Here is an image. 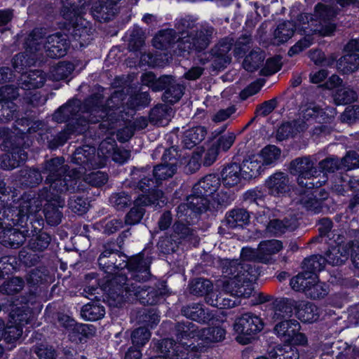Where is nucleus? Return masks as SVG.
<instances>
[{
    "label": "nucleus",
    "mask_w": 359,
    "mask_h": 359,
    "mask_svg": "<svg viewBox=\"0 0 359 359\" xmlns=\"http://www.w3.org/2000/svg\"><path fill=\"white\" fill-rule=\"evenodd\" d=\"M126 266V274L113 277L103 287L104 297L110 306L120 307L123 303L136 302L154 306L165 301L170 294L167 282L151 279L150 263L142 252L130 257Z\"/></svg>",
    "instance_id": "f257e3e1"
},
{
    "label": "nucleus",
    "mask_w": 359,
    "mask_h": 359,
    "mask_svg": "<svg viewBox=\"0 0 359 359\" xmlns=\"http://www.w3.org/2000/svg\"><path fill=\"white\" fill-rule=\"evenodd\" d=\"M221 186V178L217 173H210L200 179L192 187L191 194L185 196L186 202L177 208V216L188 223L198 219L203 212H210L216 215L228 205L224 200L215 199V194Z\"/></svg>",
    "instance_id": "f03ea898"
},
{
    "label": "nucleus",
    "mask_w": 359,
    "mask_h": 359,
    "mask_svg": "<svg viewBox=\"0 0 359 359\" xmlns=\"http://www.w3.org/2000/svg\"><path fill=\"white\" fill-rule=\"evenodd\" d=\"M125 96L123 90H114L104 103L102 94L93 93L81 103V111L90 114V123H100L101 128H113L122 117Z\"/></svg>",
    "instance_id": "7ed1b4c3"
},
{
    "label": "nucleus",
    "mask_w": 359,
    "mask_h": 359,
    "mask_svg": "<svg viewBox=\"0 0 359 359\" xmlns=\"http://www.w3.org/2000/svg\"><path fill=\"white\" fill-rule=\"evenodd\" d=\"M277 297L267 309L266 318L269 323L274 324L273 332L285 344L289 345H306L308 339L305 334L299 332L300 324L294 319H290L292 313H285L283 309L276 311Z\"/></svg>",
    "instance_id": "20e7f679"
},
{
    "label": "nucleus",
    "mask_w": 359,
    "mask_h": 359,
    "mask_svg": "<svg viewBox=\"0 0 359 359\" xmlns=\"http://www.w3.org/2000/svg\"><path fill=\"white\" fill-rule=\"evenodd\" d=\"M291 191L289 176L287 173L276 170L269 176L262 186L247 190L243 194V200L249 204H256L264 208L266 206V199L269 196L283 197L287 196Z\"/></svg>",
    "instance_id": "39448f33"
},
{
    "label": "nucleus",
    "mask_w": 359,
    "mask_h": 359,
    "mask_svg": "<svg viewBox=\"0 0 359 359\" xmlns=\"http://www.w3.org/2000/svg\"><path fill=\"white\" fill-rule=\"evenodd\" d=\"M38 206L32 205V200H22L13 204H6L5 199L0 200V228L4 224L20 228H29L34 222L43 226L44 221L36 214Z\"/></svg>",
    "instance_id": "423d86ee"
},
{
    "label": "nucleus",
    "mask_w": 359,
    "mask_h": 359,
    "mask_svg": "<svg viewBox=\"0 0 359 359\" xmlns=\"http://www.w3.org/2000/svg\"><path fill=\"white\" fill-rule=\"evenodd\" d=\"M177 172L175 163H165L157 164L151 168L150 165L140 168H134L132 170L133 180L137 179L136 188L141 192L153 194L154 190L160 191L159 201L163 196V191L158 189L164 180L171 178Z\"/></svg>",
    "instance_id": "0eeeda50"
},
{
    "label": "nucleus",
    "mask_w": 359,
    "mask_h": 359,
    "mask_svg": "<svg viewBox=\"0 0 359 359\" xmlns=\"http://www.w3.org/2000/svg\"><path fill=\"white\" fill-rule=\"evenodd\" d=\"M90 5H82L76 0H65L62 3L61 15L67 21V26L72 39L78 41L81 47H85L89 39L90 28L84 24H88L83 18V10Z\"/></svg>",
    "instance_id": "6e6552de"
},
{
    "label": "nucleus",
    "mask_w": 359,
    "mask_h": 359,
    "mask_svg": "<svg viewBox=\"0 0 359 359\" xmlns=\"http://www.w3.org/2000/svg\"><path fill=\"white\" fill-rule=\"evenodd\" d=\"M290 175L296 177L299 187L305 189L320 188L326 180L320 181L319 170L311 156H302L292 160L287 167Z\"/></svg>",
    "instance_id": "1a4fd4ad"
},
{
    "label": "nucleus",
    "mask_w": 359,
    "mask_h": 359,
    "mask_svg": "<svg viewBox=\"0 0 359 359\" xmlns=\"http://www.w3.org/2000/svg\"><path fill=\"white\" fill-rule=\"evenodd\" d=\"M173 334L176 337L175 345L170 348V353L175 352L177 349L198 350L205 353L210 346L203 344V334L201 330L191 322H177L174 327Z\"/></svg>",
    "instance_id": "9d476101"
},
{
    "label": "nucleus",
    "mask_w": 359,
    "mask_h": 359,
    "mask_svg": "<svg viewBox=\"0 0 359 359\" xmlns=\"http://www.w3.org/2000/svg\"><path fill=\"white\" fill-rule=\"evenodd\" d=\"M29 309L27 306L15 307L8 314L7 322L0 320V340L4 339L12 348L21 337L23 327L29 322Z\"/></svg>",
    "instance_id": "9b49d317"
},
{
    "label": "nucleus",
    "mask_w": 359,
    "mask_h": 359,
    "mask_svg": "<svg viewBox=\"0 0 359 359\" xmlns=\"http://www.w3.org/2000/svg\"><path fill=\"white\" fill-rule=\"evenodd\" d=\"M1 148L4 153L0 155V168L4 170H12L18 168L27 159L25 140L21 137L6 135L1 144Z\"/></svg>",
    "instance_id": "f8f14e48"
},
{
    "label": "nucleus",
    "mask_w": 359,
    "mask_h": 359,
    "mask_svg": "<svg viewBox=\"0 0 359 359\" xmlns=\"http://www.w3.org/2000/svg\"><path fill=\"white\" fill-rule=\"evenodd\" d=\"M325 262L326 257L320 255H313L305 258L302 263V271L290 280L291 287L305 294L311 284L318 279V273L324 270Z\"/></svg>",
    "instance_id": "ddd939ff"
},
{
    "label": "nucleus",
    "mask_w": 359,
    "mask_h": 359,
    "mask_svg": "<svg viewBox=\"0 0 359 359\" xmlns=\"http://www.w3.org/2000/svg\"><path fill=\"white\" fill-rule=\"evenodd\" d=\"M263 320L252 312H246L236 317L233 324L235 339L241 345H247L258 338V334L263 330Z\"/></svg>",
    "instance_id": "4468645a"
},
{
    "label": "nucleus",
    "mask_w": 359,
    "mask_h": 359,
    "mask_svg": "<svg viewBox=\"0 0 359 359\" xmlns=\"http://www.w3.org/2000/svg\"><path fill=\"white\" fill-rule=\"evenodd\" d=\"M233 278L231 281V293L238 297H249L252 284L260 275V269L255 263H239L234 269Z\"/></svg>",
    "instance_id": "2eb2a0df"
},
{
    "label": "nucleus",
    "mask_w": 359,
    "mask_h": 359,
    "mask_svg": "<svg viewBox=\"0 0 359 359\" xmlns=\"http://www.w3.org/2000/svg\"><path fill=\"white\" fill-rule=\"evenodd\" d=\"M18 270L17 257L3 256L0 257V293L13 295L20 292L25 285L21 277L12 276Z\"/></svg>",
    "instance_id": "dca6fc26"
},
{
    "label": "nucleus",
    "mask_w": 359,
    "mask_h": 359,
    "mask_svg": "<svg viewBox=\"0 0 359 359\" xmlns=\"http://www.w3.org/2000/svg\"><path fill=\"white\" fill-rule=\"evenodd\" d=\"M276 304V311L283 309L285 313H294L297 318L304 323H313L320 318V309L313 303L306 301H296L292 298L279 297Z\"/></svg>",
    "instance_id": "f3484780"
},
{
    "label": "nucleus",
    "mask_w": 359,
    "mask_h": 359,
    "mask_svg": "<svg viewBox=\"0 0 359 359\" xmlns=\"http://www.w3.org/2000/svg\"><path fill=\"white\" fill-rule=\"evenodd\" d=\"M80 111V100L73 97L54 111L52 120L57 123H65V128L70 132H81L83 118Z\"/></svg>",
    "instance_id": "a211bd4d"
},
{
    "label": "nucleus",
    "mask_w": 359,
    "mask_h": 359,
    "mask_svg": "<svg viewBox=\"0 0 359 359\" xmlns=\"http://www.w3.org/2000/svg\"><path fill=\"white\" fill-rule=\"evenodd\" d=\"M41 205L43 218L39 215L49 226H57L63 217L62 209L65 206V199L59 194H55L50 189H44L40 194Z\"/></svg>",
    "instance_id": "6ab92c4d"
},
{
    "label": "nucleus",
    "mask_w": 359,
    "mask_h": 359,
    "mask_svg": "<svg viewBox=\"0 0 359 359\" xmlns=\"http://www.w3.org/2000/svg\"><path fill=\"white\" fill-rule=\"evenodd\" d=\"M326 261L332 266H341L350 257L353 265L359 269V243L353 241L337 242L325 252Z\"/></svg>",
    "instance_id": "aec40b11"
},
{
    "label": "nucleus",
    "mask_w": 359,
    "mask_h": 359,
    "mask_svg": "<svg viewBox=\"0 0 359 359\" xmlns=\"http://www.w3.org/2000/svg\"><path fill=\"white\" fill-rule=\"evenodd\" d=\"M153 349L156 353L155 355L149 357L148 359H202V352L198 350L177 349L175 352L170 353V348L175 345V341L172 338H163L154 342L153 340Z\"/></svg>",
    "instance_id": "412c9836"
},
{
    "label": "nucleus",
    "mask_w": 359,
    "mask_h": 359,
    "mask_svg": "<svg viewBox=\"0 0 359 359\" xmlns=\"http://www.w3.org/2000/svg\"><path fill=\"white\" fill-rule=\"evenodd\" d=\"M158 194H161V192L155 190L153 194L146 192L138 194L134 201L133 206L125 216V224L127 226H134L140 223L146 212V206L154 205L156 207L159 205L160 201Z\"/></svg>",
    "instance_id": "4be33fe9"
},
{
    "label": "nucleus",
    "mask_w": 359,
    "mask_h": 359,
    "mask_svg": "<svg viewBox=\"0 0 359 359\" xmlns=\"http://www.w3.org/2000/svg\"><path fill=\"white\" fill-rule=\"evenodd\" d=\"M19 97V90L13 85L0 87V123H8L15 117L19 106L15 101Z\"/></svg>",
    "instance_id": "5701e85b"
},
{
    "label": "nucleus",
    "mask_w": 359,
    "mask_h": 359,
    "mask_svg": "<svg viewBox=\"0 0 359 359\" xmlns=\"http://www.w3.org/2000/svg\"><path fill=\"white\" fill-rule=\"evenodd\" d=\"M121 258L122 257L127 258L126 255L116 248V244L114 243H107L102 245V250L97 258V264L99 268L104 273L111 274L116 269H120L126 268V264L127 261L123 260L124 266H122L121 263L117 264V258Z\"/></svg>",
    "instance_id": "b1692460"
},
{
    "label": "nucleus",
    "mask_w": 359,
    "mask_h": 359,
    "mask_svg": "<svg viewBox=\"0 0 359 359\" xmlns=\"http://www.w3.org/2000/svg\"><path fill=\"white\" fill-rule=\"evenodd\" d=\"M82 5H90V12L100 22H109L116 15V6L121 0H77Z\"/></svg>",
    "instance_id": "393cba45"
},
{
    "label": "nucleus",
    "mask_w": 359,
    "mask_h": 359,
    "mask_svg": "<svg viewBox=\"0 0 359 359\" xmlns=\"http://www.w3.org/2000/svg\"><path fill=\"white\" fill-rule=\"evenodd\" d=\"M29 228H20L4 224L0 228V244L6 248L17 249L25 242Z\"/></svg>",
    "instance_id": "a878e982"
},
{
    "label": "nucleus",
    "mask_w": 359,
    "mask_h": 359,
    "mask_svg": "<svg viewBox=\"0 0 359 359\" xmlns=\"http://www.w3.org/2000/svg\"><path fill=\"white\" fill-rule=\"evenodd\" d=\"M69 48V36L60 32L50 34L44 44L47 57L52 59L63 57L67 55Z\"/></svg>",
    "instance_id": "bb28decb"
},
{
    "label": "nucleus",
    "mask_w": 359,
    "mask_h": 359,
    "mask_svg": "<svg viewBox=\"0 0 359 359\" xmlns=\"http://www.w3.org/2000/svg\"><path fill=\"white\" fill-rule=\"evenodd\" d=\"M34 222L30 225L31 236L28 240L27 247L32 252H41L45 251L50 245L54 236L43 230L44 224L38 226Z\"/></svg>",
    "instance_id": "cd10ccee"
},
{
    "label": "nucleus",
    "mask_w": 359,
    "mask_h": 359,
    "mask_svg": "<svg viewBox=\"0 0 359 359\" xmlns=\"http://www.w3.org/2000/svg\"><path fill=\"white\" fill-rule=\"evenodd\" d=\"M241 159L233 157L231 163L224 165L220 172L221 183L226 188L233 187L244 181L242 166L240 165Z\"/></svg>",
    "instance_id": "c85d7f7f"
},
{
    "label": "nucleus",
    "mask_w": 359,
    "mask_h": 359,
    "mask_svg": "<svg viewBox=\"0 0 359 359\" xmlns=\"http://www.w3.org/2000/svg\"><path fill=\"white\" fill-rule=\"evenodd\" d=\"M311 189L301 197L300 203L308 212L318 214L323 211L325 201L327 199L329 194L324 189H319L316 187Z\"/></svg>",
    "instance_id": "c756f323"
},
{
    "label": "nucleus",
    "mask_w": 359,
    "mask_h": 359,
    "mask_svg": "<svg viewBox=\"0 0 359 359\" xmlns=\"http://www.w3.org/2000/svg\"><path fill=\"white\" fill-rule=\"evenodd\" d=\"M250 222L249 211L243 208H233L227 211L222 223L229 229H243Z\"/></svg>",
    "instance_id": "7c9ffc66"
},
{
    "label": "nucleus",
    "mask_w": 359,
    "mask_h": 359,
    "mask_svg": "<svg viewBox=\"0 0 359 359\" xmlns=\"http://www.w3.org/2000/svg\"><path fill=\"white\" fill-rule=\"evenodd\" d=\"M212 34L213 27L211 26L191 32L188 34V41H190L189 48L197 53L203 52L210 45Z\"/></svg>",
    "instance_id": "2f4dec72"
},
{
    "label": "nucleus",
    "mask_w": 359,
    "mask_h": 359,
    "mask_svg": "<svg viewBox=\"0 0 359 359\" xmlns=\"http://www.w3.org/2000/svg\"><path fill=\"white\" fill-rule=\"evenodd\" d=\"M67 168L63 172L60 173L57 177L53 179L49 184L50 189L55 194L60 195L65 193H74L76 189V179L69 173Z\"/></svg>",
    "instance_id": "473e14b6"
},
{
    "label": "nucleus",
    "mask_w": 359,
    "mask_h": 359,
    "mask_svg": "<svg viewBox=\"0 0 359 359\" xmlns=\"http://www.w3.org/2000/svg\"><path fill=\"white\" fill-rule=\"evenodd\" d=\"M242 166L244 181L259 177L265 170L261 160L256 155H250L240 161Z\"/></svg>",
    "instance_id": "72a5a7b5"
},
{
    "label": "nucleus",
    "mask_w": 359,
    "mask_h": 359,
    "mask_svg": "<svg viewBox=\"0 0 359 359\" xmlns=\"http://www.w3.org/2000/svg\"><path fill=\"white\" fill-rule=\"evenodd\" d=\"M40 169L42 175L46 176L45 182L49 184L53 179L67 169V165H65L63 156H57L46 160L41 164Z\"/></svg>",
    "instance_id": "f704fd0d"
},
{
    "label": "nucleus",
    "mask_w": 359,
    "mask_h": 359,
    "mask_svg": "<svg viewBox=\"0 0 359 359\" xmlns=\"http://www.w3.org/2000/svg\"><path fill=\"white\" fill-rule=\"evenodd\" d=\"M105 308L100 299L91 300L84 304L80 311L81 318L85 321L95 322L104 318Z\"/></svg>",
    "instance_id": "c9c22d12"
},
{
    "label": "nucleus",
    "mask_w": 359,
    "mask_h": 359,
    "mask_svg": "<svg viewBox=\"0 0 359 359\" xmlns=\"http://www.w3.org/2000/svg\"><path fill=\"white\" fill-rule=\"evenodd\" d=\"M226 323L227 322L224 320H212L208 327L201 330L203 343H213L223 341L226 334Z\"/></svg>",
    "instance_id": "e433bc0d"
},
{
    "label": "nucleus",
    "mask_w": 359,
    "mask_h": 359,
    "mask_svg": "<svg viewBox=\"0 0 359 359\" xmlns=\"http://www.w3.org/2000/svg\"><path fill=\"white\" fill-rule=\"evenodd\" d=\"M43 175L40 168L25 167L19 170L18 179L24 188L37 187L43 180Z\"/></svg>",
    "instance_id": "4c0bfd02"
},
{
    "label": "nucleus",
    "mask_w": 359,
    "mask_h": 359,
    "mask_svg": "<svg viewBox=\"0 0 359 359\" xmlns=\"http://www.w3.org/2000/svg\"><path fill=\"white\" fill-rule=\"evenodd\" d=\"M44 314L48 322L57 328H62L67 331H69L76 322L72 316L64 312L57 310L50 311L48 306L46 308Z\"/></svg>",
    "instance_id": "58836bf2"
},
{
    "label": "nucleus",
    "mask_w": 359,
    "mask_h": 359,
    "mask_svg": "<svg viewBox=\"0 0 359 359\" xmlns=\"http://www.w3.org/2000/svg\"><path fill=\"white\" fill-rule=\"evenodd\" d=\"M182 313L186 318L199 323H206L210 320L209 311L202 304L192 303L183 306Z\"/></svg>",
    "instance_id": "ea45409f"
},
{
    "label": "nucleus",
    "mask_w": 359,
    "mask_h": 359,
    "mask_svg": "<svg viewBox=\"0 0 359 359\" xmlns=\"http://www.w3.org/2000/svg\"><path fill=\"white\" fill-rule=\"evenodd\" d=\"M69 339L75 344L86 342L87 339L93 335L95 327L92 325L77 323L75 322L74 326L69 329Z\"/></svg>",
    "instance_id": "a19ab883"
},
{
    "label": "nucleus",
    "mask_w": 359,
    "mask_h": 359,
    "mask_svg": "<svg viewBox=\"0 0 359 359\" xmlns=\"http://www.w3.org/2000/svg\"><path fill=\"white\" fill-rule=\"evenodd\" d=\"M281 155V149L273 144H268L262 148L257 156L261 160L263 166L274 167L279 161Z\"/></svg>",
    "instance_id": "79ce46f5"
},
{
    "label": "nucleus",
    "mask_w": 359,
    "mask_h": 359,
    "mask_svg": "<svg viewBox=\"0 0 359 359\" xmlns=\"http://www.w3.org/2000/svg\"><path fill=\"white\" fill-rule=\"evenodd\" d=\"M42 32L39 29H34L25 37L23 43L25 52L36 59V53L41 49Z\"/></svg>",
    "instance_id": "37998d69"
},
{
    "label": "nucleus",
    "mask_w": 359,
    "mask_h": 359,
    "mask_svg": "<svg viewBox=\"0 0 359 359\" xmlns=\"http://www.w3.org/2000/svg\"><path fill=\"white\" fill-rule=\"evenodd\" d=\"M176 32L168 28L159 30L152 39L153 46L158 50H166L175 42Z\"/></svg>",
    "instance_id": "c03bdc74"
},
{
    "label": "nucleus",
    "mask_w": 359,
    "mask_h": 359,
    "mask_svg": "<svg viewBox=\"0 0 359 359\" xmlns=\"http://www.w3.org/2000/svg\"><path fill=\"white\" fill-rule=\"evenodd\" d=\"M296 29V24L292 21H283L279 23L273 32L274 39L278 45L287 42L292 37Z\"/></svg>",
    "instance_id": "a18cd8bd"
},
{
    "label": "nucleus",
    "mask_w": 359,
    "mask_h": 359,
    "mask_svg": "<svg viewBox=\"0 0 359 359\" xmlns=\"http://www.w3.org/2000/svg\"><path fill=\"white\" fill-rule=\"evenodd\" d=\"M338 70L342 74H350L359 69V54H344L337 62Z\"/></svg>",
    "instance_id": "49530a36"
},
{
    "label": "nucleus",
    "mask_w": 359,
    "mask_h": 359,
    "mask_svg": "<svg viewBox=\"0 0 359 359\" xmlns=\"http://www.w3.org/2000/svg\"><path fill=\"white\" fill-rule=\"evenodd\" d=\"M189 290L190 294L198 297H203L212 292L213 284L212 281L206 278H194L189 281Z\"/></svg>",
    "instance_id": "de8ad7c7"
},
{
    "label": "nucleus",
    "mask_w": 359,
    "mask_h": 359,
    "mask_svg": "<svg viewBox=\"0 0 359 359\" xmlns=\"http://www.w3.org/2000/svg\"><path fill=\"white\" fill-rule=\"evenodd\" d=\"M36 58L27 54L21 52L15 54L11 60L12 67L14 72L21 74H24L28 67L33 66L36 62Z\"/></svg>",
    "instance_id": "09e8293b"
},
{
    "label": "nucleus",
    "mask_w": 359,
    "mask_h": 359,
    "mask_svg": "<svg viewBox=\"0 0 359 359\" xmlns=\"http://www.w3.org/2000/svg\"><path fill=\"white\" fill-rule=\"evenodd\" d=\"M137 197L133 198V194L126 191L114 193L109 197V203L118 211H124L132 204Z\"/></svg>",
    "instance_id": "8fccbe9b"
},
{
    "label": "nucleus",
    "mask_w": 359,
    "mask_h": 359,
    "mask_svg": "<svg viewBox=\"0 0 359 359\" xmlns=\"http://www.w3.org/2000/svg\"><path fill=\"white\" fill-rule=\"evenodd\" d=\"M343 163L341 158L335 155H329L320 161L317 167L319 174L322 172L323 175L328 173H334L337 171H341Z\"/></svg>",
    "instance_id": "3c124183"
},
{
    "label": "nucleus",
    "mask_w": 359,
    "mask_h": 359,
    "mask_svg": "<svg viewBox=\"0 0 359 359\" xmlns=\"http://www.w3.org/2000/svg\"><path fill=\"white\" fill-rule=\"evenodd\" d=\"M296 345L284 344V347H273L268 351L269 359H299V354L297 350L294 351L292 347Z\"/></svg>",
    "instance_id": "603ef678"
},
{
    "label": "nucleus",
    "mask_w": 359,
    "mask_h": 359,
    "mask_svg": "<svg viewBox=\"0 0 359 359\" xmlns=\"http://www.w3.org/2000/svg\"><path fill=\"white\" fill-rule=\"evenodd\" d=\"M151 336L148 327L140 326L130 331V338L132 346L142 348L149 341Z\"/></svg>",
    "instance_id": "864d4df0"
},
{
    "label": "nucleus",
    "mask_w": 359,
    "mask_h": 359,
    "mask_svg": "<svg viewBox=\"0 0 359 359\" xmlns=\"http://www.w3.org/2000/svg\"><path fill=\"white\" fill-rule=\"evenodd\" d=\"M183 93L182 86L176 83L173 78L172 81L170 82L165 91L163 92L162 100L169 104H174L180 101Z\"/></svg>",
    "instance_id": "5fc2aeb1"
},
{
    "label": "nucleus",
    "mask_w": 359,
    "mask_h": 359,
    "mask_svg": "<svg viewBox=\"0 0 359 359\" xmlns=\"http://www.w3.org/2000/svg\"><path fill=\"white\" fill-rule=\"evenodd\" d=\"M355 92L344 85L333 92V99L336 105H346L355 100Z\"/></svg>",
    "instance_id": "6e6d98bb"
},
{
    "label": "nucleus",
    "mask_w": 359,
    "mask_h": 359,
    "mask_svg": "<svg viewBox=\"0 0 359 359\" xmlns=\"http://www.w3.org/2000/svg\"><path fill=\"white\" fill-rule=\"evenodd\" d=\"M77 132H70L64 128L55 135H50L47 137V147L50 151H55L60 147L64 146L69 139L71 135H74Z\"/></svg>",
    "instance_id": "4d7b16f0"
},
{
    "label": "nucleus",
    "mask_w": 359,
    "mask_h": 359,
    "mask_svg": "<svg viewBox=\"0 0 359 359\" xmlns=\"http://www.w3.org/2000/svg\"><path fill=\"white\" fill-rule=\"evenodd\" d=\"M151 101L148 92H138L131 95L128 100V106L133 110H140L147 107Z\"/></svg>",
    "instance_id": "13d9d810"
},
{
    "label": "nucleus",
    "mask_w": 359,
    "mask_h": 359,
    "mask_svg": "<svg viewBox=\"0 0 359 359\" xmlns=\"http://www.w3.org/2000/svg\"><path fill=\"white\" fill-rule=\"evenodd\" d=\"M313 17L314 21H318L320 23L332 20L335 17V12L332 7L323 3H318L314 7Z\"/></svg>",
    "instance_id": "bf43d9fd"
},
{
    "label": "nucleus",
    "mask_w": 359,
    "mask_h": 359,
    "mask_svg": "<svg viewBox=\"0 0 359 359\" xmlns=\"http://www.w3.org/2000/svg\"><path fill=\"white\" fill-rule=\"evenodd\" d=\"M215 139V140L213 141L212 145L217 149L219 153L226 152L233 144L236 140V135L233 132H227Z\"/></svg>",
    "instance_id": "052dcab7"
},
{
    "label": "nucleus",
    "mask_w": 359,
    "mask_h": 359,
    "mask_svg": "<svg viewBox=\"0 0 359 359\" xmlns=\"http://www.w3.org/2000/svg\"><path fill=\"white\" fill-rule=\"evenodd\" d=\"M68 206L71 210L78 215H83L87 212L90 206L88 198L80 196H72L68 201Z\"/></svg>",
    "instance_id": "680f3d73"
},
{
    "label": "nucleus",
    "mask_w": 359,
    "mask_h": 359,
    "mask_svg": "<svg viewBox=\"0 0 359 359\" xmlns=\"http://www.w3.org/2000/svg\"><path fill=\"white\" fill-rule=\"evenodd\" d=\"M328 293L325 283H323L318 280H315L311 284V286L306 290L305 295L312 299H320L324 298Z\"/></svg>",
    "instance_id": "e2e57ef3"
},
{
    "label": "nucleus",
    "mask_w": 359,
    "mask_h": 359,
    "mask_svg": "<svg viewBox=\"0 0 359 359\" xmlns=\"http://www.w3.org/2000/svg\"><path fill=\"white\" fill-rule=\"evenodd\" d=\"M304 32H306V31L304 30ZM313 40L314 39L312 34H305L304 37H302L290 48L287 52V55L289 57H293L299 54L310 47L313 44Z\"/></svg>",
    "instance_id": "0e129e2a"
},
{
    "label": "nucleus",
    "mask_w": 359,
    "mask_h": 359,
    "mask_svg": "<svg viewBox=\"0 0 359 359\" xmlns=\"http://www.w3.org/2000/svg\"><path fill=\"white\" fill-rule=\"evenodd\" d=\"M283 248L282 241L276 239L262 241L259 244L260 251L266 255L278 253Z\"/></svg>",
    "instance_id": "69168bd1"
},
{
    "label": "nucleus",
    "mask_w": 359,
    "mask_h": 359,
    "mask_svg": "<svg viewBox=\"0 0 359 359\" xmlns=\"http://www.w3.org/2000/svg\"><path fill=\"white\" fill-rule=\"evenodd\" d=\"M343 170H351L359 168V154L354 150L347 151L341 158Z\"/></svg>",
    "instance_id": "338daca9"
},
{
    "label": "nucleus",
    "mask_w": 359,
    "mask_h": 359,
    "mask_svg": "<svg viewBox=\"0 0 359 359\" xmlns=\"http://www.w3.org/2000/svg\"><path fill=\"white\" fill-rule=\"evenodd\" d=\"M86 182L94 187H101L108 181V175L102 171L92 172L86 175Z\"/></svg>",
    "instance_id": "774afa93"
}]
</instances>
